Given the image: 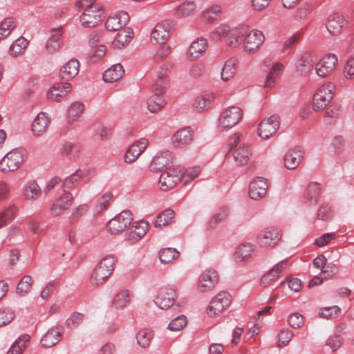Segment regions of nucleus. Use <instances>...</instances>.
Instances as JSON below:
<instances>
[{"label":"nucleus","instance_id":"obj_1","mask_svg":"<svg viewBox=\"0 0 354 354\" xmlns=\"http://www.w3.org/2000/svg\"><path fill=\"white\" fill-rule=\"evenodd\" d=\"M245 35L244 27H232L226 23H223L209 32V37L212 41H221L226 46L236 48L241 45Z\"/></svg>","mask_w":354,"mask_h":354},{"label":"nucleus","instance_id":"obj_2","mask_svg":"<svg viewBox=\"0 0 354 354\" xmlns=\"http://www.w3.org/2000/svg\"><path fill=\"white\" fill-rule=\"evenodd\" d=\"M76 6L84 8V12L80 17L82 26L95 27L101 21L103 5L100 1H77Z\"/></svg>","mask_w":354,"mask_h":354},{"label":"nucleus","instance_id":"obj_3","mask_svg":"<svg viewBox=\"0 0 354 354\" xmlns=\"http://www.w3.org/2000/svg\"><path fill=\"white\" fill-rule=\"evenodd\" d=\"M115 262V259L112 255L106 256L100 261L91 272V283L95 286L104 284L111 275Z\"/></svg>","mask_w":354,"mask_h":354},{"label":"nucleus","instance_id":"obj_4","mask_svg":"<svg viewBox=\"0 0 354 354\" xmlns=\"http://www.w3.org/2000/svg\"><path fill=\"white\" fill-rule=\"evenodd\" d=\"M243 110L238 106H230L224 109L217 120V127L221 130H229L242 120Z\"/></svg>","mask_w":354,"mask_h":354},{"label":"nucleus","instance_id":"obj_5","mask_svg":"<svg viewBox=\"0 0 354 354\" xmlns=\"http://www.w3.org/2000/svg\"><path fill=\"white\" fill-rule=\"evenodd\" d=\"M231 303V295L227 292L221 291L212 299L207 308V314L209 317H217L226 310L230 306Z\"/></svg>","mask_w":354,"mask_h":354},{"label":"nucleus","instance_id":"obj_6","mask_svg":"<svg viewBox=\"0 0 354 354\" xmlns=\"http://www.w3.org/2000/svg\"><path fill=\"white\" fill-rule=\"evenodd\" d=\"M265 41V36L262 31L253 29L249 32L245 29V35L242 39V47L248 54L255 53L262 46Z\"/></svg>","mask_w":354,"mask_h":354},{"label":"nucleus","instance_id":"obj_7","mask_svg":"<svg viewBox=\"0 0 354 354\" xmlns=\"http://www.w3.org/2000/svg\"><path fill=\"white\" fill-rule=\"evenodd\" d=\"M23 162V152L17 149L11 150L0 160V171L3 173L13 172L20 167Z\"/></svg>","mask_w":354,"mask_h":354},{"label":"nucleus","instance_id":"obj_8","mask_svg":"<svg viewBox=\"0 0 354 354\" xmlns=\"http://www.w3.org/2000/svg\"><path fill=\"white\" fill-rule=\"evenodd\" d=\"M262 68L267 72L264 83L265 86L273 87L282 75L284 65L280 62L265 60L262 64Z\"/></svg>","mask_w":354,"mask_h":354},{"label":"nucleus","instance_id":"obj_9","mask_svg":"<svg viewBox=\"0 0 354 354\" xmlns=\"http://www.w3.org/2000/svg\"><path fill=\"white\" fill-rule=\"evenodd\" d=\"M183 178V171L178 168H168L162 173L159 178V187L162 191L167 192L175 187Z\"/></svg>","mask_w":354,"mask_h":354},{"label":"nucleus","instance_id":"obj_10","mask_svg":"<svg viewBox=\"0 0 354 354\" xmlns=\"http://www.w3.org/2000/svg\"><path fill=\"white\" fill-rule=\"evenodd\" d=\"M132 214L124 210L111 219L106 225L108 230L113 234L123 232L132 222Z\"/></svg>","mask_w":354,"mask_h":354},{"label":"nucleus","instance_id":"obj_11","mask_svg":"<svg viewBox=\"0 0 354 354\" xmlns=\"http://www.w3.org/2000/svg\"><path fill=\"white\" fill-rule=\"evenodd\" d=\"M177 293L171 286H165L159 288L154 298V303L160 309H167L173 306Z\"/></svg>","mask_w":354,"mask_h":354},{"label":"nucleus","instance_id":"obj_12","mask_svg":"<svg viewBox=\"0 0 354 354\" xmlns=\"http://www.w3.org/2000/svg\"><path fill=\"white\" fill-rule=\"evenodd\" d=\"M279 124V118L276 115L263 119L258 127V136L263 140L269 139L275 134Z\"/></svg>","mask_w":354,"mask_h":354},{"label":"nucleus","instance_id":"obj_13","mask_svg":"<svg viewBox=\"0 0 354 354\" xmlns=\"http://www.w3.org/2000/svg\"><path fill=\"white\" fill-rule=\"evenodd\" d=\"M332 100V85L330 83L322 85L314 95L313 109L315 111L324 110Z\"/></svg>","mask_w":354,"mask_h":354},{"label":"nucleus","instance_id":"obj_14","mask_svg":"<svg viewBox=\"0 0 354 354\" xmlns=\"http://www.w3.org/2000/svg\"><path fill=\"white\" fill-rule=\"evenodd\" d=\"M73 203V196L69 192L63 189V194L59 196L51 205L50 211L53 216L62 215L69 209Z\"/></svg>","mask_w":354,"mask_h":354},{"label":"nucleus","instance_id":"obj_15","mask_svg":"<svg viewBox=\"0 0 354 354\" xmlns=\"http://www.w3.org/2000/svg\"><path fill=\"white\" fill-rule=\"evenodd\" d=\"M281 235L278 229L270 227L266 228L264 231L257 236V243L261 248H268L275 246Z\"/></svg>","mask_w":354,"mask_h":354},{"label":"nucleus","instance_id":"obj_16","mask_svg":"<svg viewBox=\"0 0 354 354\" xmlns=\"http://www.w3.org/2000/svg\"><path fill=\"white\" fill-rule=\"evenodd\" d=\"M289 267L288 261L284 259L275 264L261 278V283L264 286H269L284 274Z\"/></svg>","mask_w":354,"mask_h":354},{"label":"nucleus","instance_id":"obj_17","mask_svg":"<svg viewBox=\"0 0 354 354\" xmlns=\"http://www.w3.org/2000/svg\"><path fill=\"white\" fill-rule=\"evenodd\" d=\"M218 282V274L214 269H207L201 274L198 281V290L205 292L212 290Z\"/></svg>","mask_w":354,"mask_h":354},{"label":"nucleus","instance_id":"obj_18","mask_svg":"<svg viewBox=\"0 0 354 354\" xmlns=\"http://www.w3.org/2000/svg\"><path fill=\"white\" fill-rule=\"evenodd\" d=\"M63 30L58 27L53 28L49 32V37L47 39L44 50L48 55H53L59 52L62 44Z\"/></svg>","mask_w":354,"mask_h":354},{"label":"nucleus","instance_id":"obj_19","mask_svg":"<svg viewBox=\"0 0 354 354\" xmlns=\"http://www.w3.org/2000/svg\"><path fill=\"white\" fill-rule=\"evenodd\" d=\"M208 48L207 39L199 37L194 39L187 49V55L191 60H196L205 55Z\"/></svg>","mask_w":354,"mask_h":354},{"label":"nucleus","instance_id":"obj_20","mask_svg":"<svg viewBox=\"0 0 354 354\" xmlns=\"http://www.w3.org/2000/svg\"><path fill=\"white\" fill-rule=\"evenodd\" d=\"M148 145L149 141L145 138H140L133 142L131 146H129L124 154V162L129 164L135 162L140 155L145 150Z\"/></svg>","mask_w":354,"mask_h":354},{"label":"nucleus","instance_id":"obj_21","mask_svg":"<svg viewBox=\"0 0 354 354\" xmlns=\"http://www.w3.org/2000/svg\"><path fill=\"white\" fill-rule=\"evenodd\" d=\"M129 21V14L126 11L120 10L107 18L105 27L109 31H117L127 25Z\"/></svg>","mask_w":354,"mask_h":354},{"label":"nucleus","instance_id":"obj_22","mask_svg":"<svg viewBox=\"0 0 354 354\" xmlns=\"http://www.w3.org/2000/svg\"><path fill=\"white\" fill-rule=\"evenodd\" d=\"M268 187L266 180L262 177H257L250 183L249 196L253 200H259L266 195Z\"/></svg>","mask_w":354,"mask_h":354},{"label":"nucleus","instance_id":"obj_23","mask_svg":"<svg viewBox=\"0 0 354 354\" xmlns=\"http://www.w3.org/2000/svg\"><path fill=\"white\" fill-rule=\"evenodd\" d=\"M171 160L172 153L170 151L166 150L158 152L151 162L150 170L157 172L169 165Z\"/></svg>","mask_w":354,"mask_h":354},{"label":"nucleus","instance_id":"obj_24","mask_svg":"<svg viewBox=\"0 0 354 354\" xmlns=\"http://www.w3.org/2000/svg\"><path fill=\"white\" fill-rule=\"evenodd\" d=\"M50 123V118L44 112L37 114L31 125V131L34 136H40L47 130Z\"/></svg>","mask_w":354,"mask_h":354},{"label":"nucleus","instance_id":"obj_25","mask_svg":"<svg viewBox=\"0 0 354 354\" xmlns=\"http://www.w3.org/2000/svg\"><path fill=\"white\" fill-rule=\"evenodd\" d=\"M169 24L165 21L157 24L151 33V39L156 44H164L169 38Z\"/></svg>","mask_w":354,"mask_h":354},{"label":"nucleus","instance_id":"obj_26","mask_svg":"<svg viewBox=\"0 0 354 354\" xmlns=\"http://www.w3.org/2000/svg\"><path fill=\"white\" fill-rule=\"evenodd\" d=\"M303 151L299 147L290 149L284 156V165L288 169H295L301 162Z\"/></svg>","mask_w":354,"mask_h":354},{"label":"nucleus","instance_id":"obj_27","mask_svg":"<svg viewBox=\"0 0 354 354\" xmlns=\"http://www.w3.org/2000/svg\"><path fill=\"white\" fill-rule=\"evenodd\" d=\"M255 245L250 243H244L239 245L234 252V259L237 262L247 263L252 257Z\"/></svg>","mask_w":354,"mask_h":354},{"label":"nucleus","instance_id":"obj_28","mask_svg":"<svg viewBox=\"0 0 354 354\" xmlns=\"http://www.w3.org/2000/svg\"><path fill=\"white\" fill-rule=\"evenodd\" d=\"M193 132L189 127L177 131L172 136V144L176 147H182L192 142Z\"/></svg>","mask_w":354,"mask_h":354},{"label":"nucleus","instance_id":"obj_29","mask_svg":"<svg viewBox=\"0 0 354 354\" xmlns=\"http://www.w3.org/2000/svg\"><path fill=\"white\" fill-rule=\"evenodd\" d=\"M71 88L70 83L55 84L48 91L47 97L51 101L59 102L71 91Z\"/></svg>","mask_w":354,"mask_h":354},{"label":"nucleus","instance_id":"obj_30","mask_svg":"<svg viewBox=\"0 0 354 354\" xmlns=\"http://www.w3.org/2000/svg\"><path fill=\"white\" fill-rule=\"evenodd\" d=\"M80 62L76 59H71L60 68L59 75L63 80H69L74 78L80 71Z\"/></svg>","mask_w":354,"mask_h":354},{"label":"nucleus","instance_id":"obj_31","mask_svg":"<svg viewBox=\"0 0 354 354\" xmlns=\"http://www.w3.org/2000/svg\"><path fill=\"white\" fill-rule=\"evenodd\" d=\"M222 8L220 5L213 3L203 9L201 18L207 24H213L221 16Z\"/></svg>","mask_w":354,"mask_h":354},{"label":"nucleus","instance_id":"obj_32","mask_svg":"<svg viewBox=\"0 0 354 354\" xmlns=\"http://www.w3.org/2000/svg\"><path fill=\"white\" fill-rule=\"evenodd\" d=\"M314 55L312 53H304L298 60L297 71L300 75H306L313 70Z\"/></svg>","mask_w":354,"mask_h":354},{"label":"nucleus","instance_id":"obj_33","mask_svg":"<svg viewBox=\"0 0 354 354\" xmlns=\"http://www.w3.org/2000/svg\"><path fill=\"white\" fill-rule=\"evenodd\" d=\"M134 32L131 28L121 30L115 35L112 45L114 48L122 49L130 43L133 39Z\"/></svg>","mask_w":354,"mask_h":354},{"label":"nucleus","instance_id":"obj_34","mask_svg":"<svg viewBox=\"0 0 354 354\" xmlns=\"http://www.w3.org/2000/svg\"><path fill=\"white\" fill-rule=\"evenodd\" d=\"M252 156L251 148L248 145H240L233 153L234 162L239 166L246 165Z\"/></svg>","mask_w":354,"mask_h":354},{"label":"nucleus","instance_id":"obj_35","mask_svg":"<svg viewBox=\"0 0 354 354\" xmlns=\"http://www.w3.org/2000/svg\"><path fill=\"white\" fill-rule=\"evenodd\" d=\"M238 64L239 61L235 57H230L225 61L221 73V77L223 82H228L233 79L236 73Z\"/></svg>","mask_w":354,"mask_h":354},{"label":"nucleus","instance_id":"obj_36","mask_svg":"<svg viewBox=\"0 0 354 354\" xmlns=\"http://www.w3.org/2000/svg\"><path fill=\"white\" fill-rule=\"evenodd\" d=\"M172 63L166 62L161 64L156 71L157 79L153 86L160 87V90L165 88L168 82V76L172 68Z\"/></svg>","mask_w":354,"mask_h":354},{"label":"nucleus","instance_id":"obj_37","mask_svg":"<svg viewBox=\"0 0 354 354\" xmlns=\"http://www.w3.org/2000/svg\"><path fill=\"white\" fill-rule=\"evenodd\" d=\"M23 194L25 199L35 201L41 196V189L35 180H29L23 187Z\"/></svg>","mask_w":354,"mask_h":354},{"label":"nucleus","instance_id":"obj_38","mask_svg":"<svg viewBox=\"0 0 354 354\" xmlns=\"http://www.w3.org/2000/svg\"><path fill=\"white\" fill-rule=\"evenodd\" d=\"M214 100V95L213 93L207 92L203 93L195 98L193 107L198 111L208 109L210 108Z\"/></svg>","mask_w":354,"mask_h":354},{"label":"nucleus","instance_id":"obj_39","mask_svg":"<svg viewBox=\"0 0 354 354\" xmlns=\"http://www.w3.org/2000/svg\"><path fill=\"white\" fill-rule=\"evenodd\" d=\"M316 73L321 77H326L332 73V59L330 54L324 55L315 66Z\"/></svg>","mask_w":354,"mask_h":354},{"label":"nucleus","instance_id":"obj_40","mask_svg":"<svg viewBox=\"0 0 354 354\" xmlns=\"http://www.w3.org/2000/svg\"><path fill=\"white\" fill-rule=\"evenodd\" d=\"M154 91H156V93L147 101V107L150 112L156 113L160 111L165 104V100L162 96L160 95V93L162 92V90H160V87L153 86Z\"/></svg>","mask_w":354,"mask_h":354},{"label":"nucleus","instance_id":"obj_41","mask_svg":"<svg viewBox=\"0 0 354 354\" xmlns=\"http://www.w3.org/2000/svg\"><path fill=\"white\" fill-rule=\"evenodd\" d=\"M81 151L82 146L80 144L69 141L65 142L60 148L62 154L67 157L69 160H75L79 157Z\"/></svg>","mask_w":354,"mask_h":354},{"label":"nucleus","instance_id":"obj_42","mask_svg":"<svg viewBox=\"0 0 354 354\" xmlns=\"http://www.w3.org/2000/svg\"><path fill=\"white\" fill-rule=\"evenodd\" d=\"M124 74L123 66L120 64H116L105 71L103 80L106 82H114L120 80Z\"/></svg>","mask_w":354,"mask_h":354},{"label":"nucleus","instance_id":"obj_43","mask_svg":"<svg viewBox=\"0 0 354 354\" xmlns=\"http://www.w3.org/2000/svg\"><path fill=\"white\" fill-rule=\"evenodd\" d=\"M61 337L60 332L57 328L48 330L41 337V344L43 346L49 348L57 344Z\"/></svg>","mask_w":354,"mask_h":354},{"label":"nucleus","instance_id":"obj_44","mask_svg":"<svg viewBox=\"0 0 354 354\" xmlns=\"http://www.w3.org/2000/svg\"><path fill=\"white\" fill-rule=\"evenodd\" d=\"M351 290L347 288H340L336 290L333 295V301L342 306L343 310L348 308L351 302L349 297Z\"/></svg>","mask_w":354,"mask_h":354},{"label":"nucleus","instance_id":"obj_45","mask_svg":"<svg viewBox=\"0 0 354 354\" xmlns=\"http://www.w3.org/2000/svg\"><path fill=\"white\" fill-rule=\"evenodd\" d=\"M17 209L15 205H9L4 207L0 212V228L7 225L15 218Z\"/></svg>","mask_w":354,"mask_h":354},{"label":"nucleus","instance_id":"obj_46","mask_svg":"<svg viewBox=\"0 0 354 354\" xmlns=\"http://www.w3.org/2000/svg\"><path fill=\"white\" fill-rule=\"evenodd\" d=\"M29 41L24 37L17 39L9 48V54L12 57H17L24 53L28 47Z\"/></svg>","mask_w":354,"mask_h":354},{"label":"nucleus","instance_id":"obj_47","mask_svg":"<svg viewBox=\"0 0 354 354\" xmlns=\"http://www.w3.org/2000/svg\"><path fill=\"white\" fill-rule=\"evenodd\" d=\"M196 8L194 1H182L176 9V15L179 17H187L191 15Z\"/></svg>","mask_w":354,"mask_h":354},{"label":"nucleus","instance_id":"obj_48","mask_svg":"<svg viewBox=\"0 0 354 354\" xmlns=\"http://www.w3.org/2000/svg\"><path fill=\"white\" fill-rule=\"evenodd\" d=\"M320 192V185L317 183H311L307 187L305 198L309 203L315 204L318 201Z\"/></svg>","mask_w":354,"mask_h":354},{"label":"nucleus","instance_id":"obj_49","mask_svg":"<svg viewBox=\"0 0 354 354\" xmlns=\"http://www.w3.org/2000/svg\"><path fill=\"white\" fill-rule=\"evenodd\" d=\"M30 339V337L28 335H22L14 342L7 354H21L26 348Z\"/></svg>","mask_w":354,"mask_h":354},{"label":"nucleus","instance_id":"obj_50","mask_svg":"<svg viewBox=\"0 0 354 354\" xmlns=\"http://www.w3.org/2000/svg\"><path fill=\"white\" fill-rule=\"evenodd\" d=\"M179 252L174 248H166L160 250L159 259L162 263H169L177 259Z\"/></svg>","mask_w":354,"mask_h":354},{"label":"nucleus","instance_id":"obj_51","mask_svg":"<svg viewBox=\"0 0 354 354\" xmlns=\"http://www.w3.org/2000/svg\"><path fill=\"white\" fill-rule=\"evenodd\" d=\"M16 26V21L12 17L4 19L0 23V39L6 38Z\"/></svg>","mask_w":354,"mask_h":354},{"label":"nucleus","instance_id":"obj_52","mask_svg":"<svg viewBox=\"0 0 354 354\" xmlns=\"http://www.w3.org/2000/svg\"><path fill=\"white\" fill-rule=\"evenodd\" d=\"M33 279L30 275L24 276L17 286V293L20 295H25L29 292L32 288Z\"/></svg>","mask_w":354,"mask_h":354},{"label":"nucleus","instance_id":"obj_53","mask_svg":"<svg viewBox=\"0 0 354 354\" xmlns=\"http://www.w3.org/2000/svg\"><path fill=\"white\" fill-rule=\"evenodd\" d=\"M174 212L170 209H166L157 216L154 223L156 227H161L169 224L174 218Z\"/></svg>","mask_w":354,"mask_h":354},{"label":"nucleus","instance_id":"obj_54","mask_svg":"<svg viewBox=\"0 0 354 354\" xmlns=\"http://www.w3.org/2000/svg\"><path fill=\"white\" fill-rule=\"evenodd\" d=\"M84 175V171L82 169H77L74 174L66 178L63 184V189L66 190L73 187L74 185L77 183Z\"/></svg>","mask_w":354,"mask_h":354},{"label":"nucleus","instance_id":"obj_55","mask_svg":"<svg viewBox=\"0 0 354 354\" xmlns=\"http://www.w3.org/2000/svg\"><path fill=\"white\" fill-rule=\"evenodd\" d=\"M294 336V333L288 328H282L277 335V346H286Z\"/></svg>","mask_w":354,"mask_h":354},{"label":"nucleus","instance_id":"obj_56","mask_svg":"<svg viewBox=\"0 0 354 354\" xmlns=\"http://www.w3.org/2000/svg\"><path fill=\"white\" fill-rule=\"evenodd\" d=\"M130 302V293L124 290L118 293L113 299V305L116 308H124Z\"/></svg>","mask_w":354,"mask_h":354},{"label":"nucleus","instance_id":"obj_57","mask_svg":"<svg viewBox=\"0 0 354 354\" xmlns=\"http://www.w3.org/2000/svg\"><path fill=\"white\" fill-rule=\"evenodd\" d=\"M152 337V332L147 329L140 330L136 336L137 342L142 348L147 347L150 344Z\"/></svg>","mask_w":354,"mask_h":354},{"label":"nucleus","instance_id":"obj_58","mask_svg":"<svg viewBox=\"0 0 354 354\" xmlns=\"http://www.w3.org/2000/svg\"><path fill=\"white\" fill-rule=\"evenodd\" d=\"M347 20L340 14H333V35H339L346 26Z\"/></svg>","mask_w":354,"mask_h":354},{"label":"nucleus","instance_id":"obj_59","mask_svg":"<svg viewBox=\"0 0 354 354\" xmlns=\"http://www.w3.org/2000/svg\"><path fill=\"white\" fill-rule=\"evenodd\" d=\"M83 103L75 102L71 104L68 109V116L72 120H76L84 112Z\"/></svg>","mask_w":354,"mask_h":354},{"label":"nucleus","instance_id":"obj_60","mask_svg":"<svg viewBox=\"0 0 354 354\" xmlns=\"http://www.w3.org/2000/svg\"><path fill=\"white\" fill-rule=\"evenodd\" d=\"M113 198V195L110 192H106L103 194L95 203V211L97 212H101L109 205L110 202Z\"/></svg>","mask_w":354,"mask_h":354},{"label":"nucleus","instance_id":"obj_61","mask_svg":"<svg viewBox=\"0 0 354 354\" xmlns=\"http://www.w3.org/2000/svg\"><path fill=\"white\" fill-rule=\"evenodd\" d=\"M187 323L186 317L180 315L172 319L169 324L167 328L171 331H179L184 328Z\"/></svg>","mask_w":354,"mask_h":354},{"label":"nucleus","instance_id":"obj_62","mask_svg":"<svg viewBox=\"0 0 354 354\" xmlns=\"http://www.w3.org/2000/svg\"><path fill=\"white\" fill-rule=\"evenodd\" d=\"M148 223L145 221H141L136 223L133 231L131 232V236L132 238L139 240L143 237L147 229Z\"/></svg>","mask_w":354,"mask_h":354},{"label":"nucleus","instance_id":"obj_63","mask_svg":"<svg viewBox=\"0 0 354 354\" xmlns=\"http://www.w3.org/2000/svg\"><path fill=\"white\" fill-rule=\"evenodd\" d=\"M229 214V209L227 208H222L219 212L214 214L209 221V225L211 228H214L216 225L226 219Z\"/></svg>","mask_w":354,"mask_h":354},{"label":"nucleus","instance_id":"obj_64","mask_svg":"<svg viewBox=\"0 0 354 354\" xmlns=\"http://www.w3.org/2000/svg\"><path fill=\"white\" fill-rule=\"evenodd\" d=\"M289 325L294 328H299L304 324V319L302 315L294 313L290 315L288 319Z\"/></svg>","mask_w":354,"mask_h":354}]
</instances>
